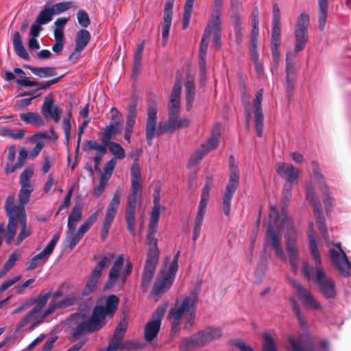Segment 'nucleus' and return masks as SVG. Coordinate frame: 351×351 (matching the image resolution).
Returning a JSON list of instances; mask_svg holds the SVG:
<instances>
[{
  "label": "nucleus",
  "instance_id": "obj_1",
  "mask_svg": "<svg viewBox=\"0 0 351 351\" xmlns=\"http://www.w3.org/2000/svg\"><path fill=\"white\" fill-rule=\"evenodd\" d=\"M119 303V297L112 294L108 296L104 305H95L90 316L77 324V327L69 336V340L74 341L86 334L99 331L106 324V317H113L118 308Z\"/></svg>",
  "mask_w": 351,
  "mask_h": 351
},
{
  "label": "nucleus",
  "instance_id": "obj_2",
  "mask_svg": "<svg viewBox=\"0 0 351 351\" xmlns=\"http://www.w3.org/2000/svg\"><path fill=\"white\" fill-rule=\"evenodd\" d=\"M200 287L194 288L190 295H182L180 299L176 300L174 307L170 308L167 318L171 321V333L176 335L180 330L182 319L186 313L189 317L185 322L184 330L191 332L194 326L197 304L199 298Z\"/></svg>",
  "mask_w": 351,
  "mask_h": 351
},
{
  "label": "nucleus",
  "instance_id": "obj_3",
  "mask_svg": "<svg viewBox=\"0 0 351 351\" xmlns=\"http://www.w3.org/2000/svg\"><path fill=\"white\" fill-rule=\"evenodd\" d=\"M181 89L182 76L180 73L177 72L168 105V119L158 123V136L165 133H171L176 130L186 128L190 125V120L188 118L181 117L179 115L181 109Z\"/></svg>",
  "mask_w": 351,
  "mask_h": 351
},
{
  "label": "nucleus",
  "instance_id": "obj_4",
  "mask_svg": "<svg viewBox=\"0 0 351 351\" xmlns=\"http://www.w3.org/2000/svg\"><path fill=\"white\" fill-rule=\"evenodd\" d=\"M302 271L308 280L315 282L323 295L326 299L335 298L337 292L335 281L328 277L324 268H319L314 275V269L310 267L306 262H304L302 267Z\"/></svg>",
  "mask_w": 351,
  "mask_h": 351
},
{
  "label": "nucleus",
  "instance_id": "obj_5",
  "mask_svg": "<svg viewBox=\"0 0 351 351\" xmlns=\"http://www.w3.org/2000/svg\"><path fill=\"white\" fill-rule=\"evenodd\" d=\"M229 163L230 178L223 197V211L227 216L230 215L232 198L239 182V169L235 164V159L232 155L229 157Z\"/></svg>",
  "mask_w": 351,
  "mask_h": 351
},
{
  "label": "nucleus",
  "instance_id": "obj_6",
  "mask_svg": "<svg viewBox=\"0 0 351 351\" xmlns=\"http://www.w3.org/2000/svg\"><path fill=\"white\" fill-rule=\"evenodd\" d=\"M148 247L141 278V287L144 292L147 291L153 280L160 256V249L158 245H148Z\"/></svg>",
  "mask_w": 351,
  "mask_h": 351
},
{
  "label": "nucleus",
  "instance_id": "obj_7",
  "mask_svg": "<svg viewBox=\"0 0 351 351\" xmlns=\"http://www.w3.org/2000/svg\"><path fill=\"white\" fill-rule=\"evenodd\" d=\"M142 185H132L128 197L125 219L127 229L132 236L135 235L134 227L136 225V208L138 199L141 197Z\"/></svg>",
  "mask_w": 351,
  "mask_h": 351
},
{
  "label": "nucleus",
  "instance_id": "obj_8",
  "mask_svg": "<svg viewBox=\"0 0 351 351\" xmlns=\"http://www.w3.org/2000/svg\"><path fill=\"white\" fill-rule=\"evenodd\" d=\"M32 193L20 191L18 195V204H15L14 194H10L4 204V210L8 218H10V223L14 221L13 215H26L25 206L29 202Z\"/></svg>",
  "mask_w": 351,
  "mask_h": 351
},
{
  "label": "nucleus",
  "instance_id": "obj_9",
  "mask_svg": "<svg viewBox=\"0 0 351 351\" xmlns=\"http://www.w3.org/2000/svg\"><path fill=\"white\" fill-rule=\"evenodd\" d=\"M284 221H274V224L269 222L267 228V242L274 249L278 258L283 262L287 261L283 248L281 245V230L284 227Z\"/></svg>",
  "mask_w": 351,
  "mask_h": 351
},
{
  "label": "nucleus",
  "instance_id": "obj_10",
  "mask_svg": "<svg viewBox=\"0 0 351 351\" xmlns=\"http://www.w3.org/2000/svg\"><path fill=\"white\" fill-rule=\"evenodd\" d=\"M14 221L10 223V218L7 225L6 243L10 245L16 233L18 223L20 225V232L16 240V244L19 245L25 238L31 234V231L27 228V215H13Z\"/></svg>",
  "mask_w": 351,
  "mask_h": 351
},
{
  "label": "nucleus",
  "instance_id": "obj_11",
  "mask_svg": "<svg viewBox=\"0 0 351 351\" xmlns=\"http://www.w3.org/2000/svg\"><path fill=\"white\" fill-rule=\"evenodd\" d=\"M158 102L154 99H149L147 102V119L145 125V136L147 145H152L153 140L158 136L157 126Z\"/></svg>",
  "mask_w": 351,
  "mask_h": 351
},
{
  "label": "nucleus",
  "instance_id": "obj_12",
  "mask_svg": "<svg viewBox=\"0 0 351 351\" xmlns=\"http://www.w3.org/2000/svg\"><path fill=\"white\" fill-rule=\"evenodd\" d=\"M310 17L305 12L301 13L296 21L295 29V46L294 51L298 53L302 51L308 40V27L309 25Z\"/></svg>",
  "mask_w": 351,
  "mask_h": 351
},
{
  "label": "nucleus",
  "instance_id": "obj_13",
  "mask_svg": "<svg viewBox=\"0 0 351 351\" xmlns=\"http://www.w3.org/2000/svg\"><path fill=\"white\" fill-rule=\"evenodd\" d=\"M114 256L112 254L103 256L97 263L96 267L93 269L88 276V280L82 291L83 296H87L92 293L97 287L99 280L101 276L103 270L108 265L110 259Z\"/></svg>",
  "mask_w": 351,
  "mask_h": 351
},
{
  "label": "nucleus",
  "instance_id": "obj_14",
  "mask_svg": "<svg viewBox=\"0 0 351 351\" xmlns=\"http://www.w3.org/2000/svg\"><path fill=\"white\" fill-rule=\"evenodd\" d=\"M121 195L122 190L120 188L117 189L107 207L103 226L100 232L103 241L106 240L109 232V228L117 213Z\"/></svg>",
  "mask_w": 351,
  "mask_h": 351
},
{
  "label": "nucleus",
  "instance_id": "obj_15",
  "mask_svg": "<svg viewBox=\"0 0 351 351\" xmlns=\"http://www.w3.org/2000/svg\"><path fill=\"white\" fill-rule=\"evenodd\" d=\"M298 234L294 227H289L285 234L286 250L288 253L289 261L291 270L295 272L298 269L299 252L297 247Z\"/></svg>",
  "mask_w": 351,
  "mask_h": 351
},
{
  "label": "nucleus",
  "instance_id": "obj_16",
  "mask_svg": "<svg viewBox=\"0 0 351 351\" xmlns=\"http://www.w3.org/2000/svg\"><path fill=\"white\" fill-rule=\"evenodd\" d=\"M166 311L167 306H158L152 314L151 320L146 324L144 337L147 341L151 342L157 337Z\"/></svg>",
  "mask_w": 351,
  "mask_h": 351
},
{
  "label": "nucleus",
  "instance_id": "obj_17",
  "mask_svg": "<svg viewBox=\"0 0 351 351\" xmlns=\"http://www.w3.org/2000/svg\"><path fill=\"white\" fill-rule=\"evenodd\" d=\"M161 209L165 210V207L162 206L160 203H154L147 230L146 243L147 245H158V239L156 238L155 234L158 230Z\"/></svg>",
  "mask_w": 351,
  "mask_h": 351
},
{
  "label": "nucleus",
  "instance_id": "obj_18",
  "mask_svg": "<svg viewBox=\"0 0 351 351\" xmlns=\"http://www.w3.org/2000/svg\"><path fill=\"white\" fill-rule=\"evenodd\" d=\"M313 169V175L316 180L320 184L319 189L322 193L323 202L326 208V212H328L332 208V197L330 192L328 186L325 182V178L322 172V169L319 164L315 161L313 160L311 162Z\"/></svg>",
  "mask_w": 351,
  "mask_h": 351
},
{
  "label": "nucleus",
  "instance_id": "obj_19",
  "mask_svg": "<svg viewBox=\"0 0 351 351\" xmlns=\"http://www.w3.org/2000/svg\"><path fill=\"white\" fill-rule=\"evenodd\" d=\"M41 114L46 119H52L58 123L61 119L62 109L55 104L53 95L49 94L45 97L44 102L40 108Z\"/></svg>",
  "mask_w": 351,
  "mask_h": 351
},
{
  "label": "nucleus",
  "instance_id": "obj_20",
  "mask_svg": "<svg viewBox=\"0 0 351 351\" xmlns=\"http://www.w3.org/2000/svg\"><path fill=\"white\" fill-rule=\"evenodd\" d=\"M291 284L295 289L304 306L310 307L313 310H322V308L320 303L315 298L313 294L306 290L299 282L295 280H292Z\"/></svg>",
  "mask_w": 351,
  "mask_h": 351
},
{
  "label": "nucleus",
  "instance_id": "obj_21",
  "mask_svg": "<svg viewBox=\"0 0 351 351\" xmlns=\"http://www.w3.org/2000/svg\"><path fill=\"white\" fill-rule=\"evenodd\" d=\"M176 274L172 273L171 271H162L160 276L157 277L152 293L156 296L165 293L168 290L173 283Z\"/></svg>",
  "mask_w": 351,
  "mask_h": 351
},
{
  "label": "nucleus",
  "instance_id": "obj_22",
  "mask_svg": "<svg viewBox=\"0 0 351 351\" xmlns=\"http://www.w3.org/2000/svg\"><path fill=\"white\" fill-rule=\"evenodd\" d=\"M263 95V89H260L256 94L253 100V108L254 114L255 129L257 136L261 137L263 132V120L264 117L262 111V101Z\"/></svg>",
  "mask_w": 351,
  "mask_h": 351
},
{
  "label": "nucleus",
  "instance_id": "obj_23",
  "mask_svg": "<svg viewBox=\"0 0 351 351\" xmlns=\"http://www.w3.org/2000/svg\"><path fill=\"white\" fill-rule=\"evenodd\" d=\"M211 34L208 29H205L199 48V65L201 80L206 78V57L209 38Z\"/></svg>",
  "mask_w": 351,
  "mask_h": 351
},
{
  "label": "nucleus",
  "instance_id": "obj_24",
  "mask_svg": "<svg viewBox=\"0 0 351 351\" xmlns=\"http://www.w3.org/2000/svg\"><path fill=\"white\" fill-rule=\"evenodd\" d=\"M91 38V35L90 32L86 29H80L75 36V47L73 51L69 57V60H72L73 58L78 59V56H76V53H80L83 51L85 47L88 45Z\"/></svg>",
  "mask_w": 351,
  "mask_h": 351
},
{
  "label": "nucleus",
  "instance_id": "obj_25",
  "mask_svg": "<svg viewBox=\"0 0 351 351\" xmlns=\"http://www.w3.org/2000/svg\"><path fill=\"white\" fill-rule=\"evenodd\" d=\"M276 169L279 176L286 178V183L293 184L298 182L299 170L293 165L278 163L276 166Z\"/></svg>",
  "mask_w": 351,
  "mask_h": 351
},
{
  "label": "nucleus",
  "instance_id": "obj_26",
  "mask_svg": "<svg viewBox=\"0 0 351 351\" xmlns=\"http://www.w3.org/2000/svg\"><path fill=\"white\" fill-rule=\"evenodd\" d=\"M328 256L331 263L338 270L341 276L348 278L350 276V272L345 267L346 260L341 252H339L335 249L330 248L328 250Z\"/></svg>",
  "mask_w": 351,
  "mask_h": 351
},
{
  "label": "nucleus",
  "instance_id": "obj_27",
  "mask_svg": "<svg viewBox=\"0 0 351 351\" xmlns=\"http://www.w3.org/2000/svg\"><path fill=\"white\" fill-rule=\"evenodd\" d=\"M175 0H167L165 5L164 21L162 25V41L165 45L169 38L173 16V7Z\"/></svg>",
  "mask_w": 351,
  "mask_h": 351
},
{
  "label": "nucleus",
  "instance_id": "obj_28",
  "mask_svg": "<svg viewBox=\"0 0 351 351\" xmlns=\"http://www.w3.org/2000/svg\"><path fill=\"white\" fill-rule=\"evenodd\" d=\"M124 263V256L123 254L119 255L117 260L114 261L110 272L108 274V278L105 283L104 289L108 290L113 287L120 275L121 269H122Z\"/></svg>",
  "mask_w": 351,
  "mask_h": 351
},
{
  "label": "nucleus",
  "instance_id": "obj_29",
  "mask_svg": "<svg viewBox=\"0 0 351 351\" xmlns=\"http://www.w3.org/2000/svg\"><path fill=\"white\" fill-rule=\"evenodd\" d=\"M202 346H205L212 341L217 339L222 336V330L219 327L209 326L197 332Z\"/></svg>",
  "mask_w": 351,
  "mask_h": 351
},
{
  "label": "nucleus",
  "instance_id": "obj_30",
  "mask_svg": "<svg viewBox=\"0 0 351 351\" xmlns=\"http://www.w3.org/2000/svg\"><path fill=\"white\" fill-rule=\"evenodd\" d=\"M82 206L80 204H75L71 209V213L68 217L66 231L67 235L73 232L77 226V223L82 217Z\"/></svg>",
  "mask_w": 351,
  "mask_h": 351
},
{
  "label": "nucleus",
  "instance_id": "obj_31",
  "mask_svg": "<svg viewBox=\"0 0 351 351\" xmlns=\"http://www.w3.org/2000/svg\"><path fill=\"white\" fill-rule=\"evenodd\" d=\"M186 109L190 112L193 108L195 94V84L193 77H188L184 83Z\"/></svg>",
  "mask_w": 351,
  "mask_h": 351
},
{
  "label": "nucleus",
  "instance_id": "obj_32",
  "mask_svg": "<svg viewBox=\"0 0 351 351\" xmlns=\"http://www.w3.org/2000/svg\"><path fill=\"white\" fill-rule=\"evenodd\" d=\"M33 175L34 169L32 167H27L22 171L19 176L20 191H28L32 193L34 188L30 182V179Z\"/></svg>",
  "mask_w": 351,
  "mask_h": 351
},
{
  "label": "nucleus",
  "instance_id": "obj_33",
  "mask_svg": "<svg viewBox=\"0 0 351 351\" xmlns=\"http://www.w3.org/2000/svg\"><path fill=\"white\" fill-rule=\"evenodd\" d=\"M202 346L197 332L190 337L183 339L179 343V349L181 351H192Z\"/></svg>",
  "mask_w": 351,
  "mask_h": 351
},
{
  "label": "nucleus",
  "instance_id": "obj_34",
  "mask_svg": "<svg viewBox=\"0 0 351 351\" xmlns=\"http://www.w3.org/2000/svg\"><path fill=\"white\" fill-rule=\"evenodd\" d=\"M19 119L27 124H32L38 128L45 126V123L40 115L36 112H27L25 113H21Z\"/></svg>",
  "mask_w": 351,
  "mask_h": 351
},
{
  "label": "nucleus",
  "instance_id": "obj_35",
  "mask_svg": "<svg viewBox=\"0 0 351 351\" xmlns=\"http://www.w3.org/2000/svg\"><path fill=\"white\" fill-rule=\"evenodd\" d=\"M23 67L30 70L34 75L40 78L52 77L57 74L56 69L53 66L34 67L28 64H24Z\"/></svg>",
  "mask_w": 351,
  "mask_h": 351
},
{
  "label": "nucleus",
  "instance_id": "obj_36",
  "mask_svg": "<svg viewBox=\"0 0 351 351\" xmlns=\"http://www.w3.org/2000/svg\"><path fill=\"white\" fill-rule=\"evenodd\" d=\"M13 45L18 56L25 60H29V56L23 46L22 38L19 32H15L14 34Z\"/></svg>",
  "mask_w": 351,
  "mask_h": 351
},
{
  "label": "nucleus",
  "instance_id": "obj_37",
  "mask_svg": "<svg viewBox=\"0 0 351 351\" xmlns=\"http://www.w3.org/2000/svg\"><path fill=\"white\" fill-rule=\"evenodd\" d=\"M120 132V126H118L117 124L110 123V125H107L104 132H100L99 133L101 136V142L106 147L108 143L112 142L110 141L112 136L113 135H116Z\"/></svg>",
  "mask_w": 351,
  "mask_h": 351
},
{
  "label": "nucleus",
  "instance_id": "obj_38",
  "mask_svg": "<svg viewBox=\"0 0 351 351\" xmlns=\"http://www.w3.org/2000/svg\"><path fill=\"white\" fill-rule=\"evenodd\" d=\"M220 135V125L217 124L213 130V134L210 138L205 143L202 145V147L209 152L217 147L219 145V136Z\"/></svg>",
  "mask_w": 351,
  "mask_h": 351
},
{
  "label": "nucleus",
  "instance_id": "obj_39",
  "mask_svg": "<svg viewBox=\"0 0 351 351\" xmlns=\"http://www.w3.org/2000/svg\"><path fill=\"white\" fill-rule=\"evenodd\" d=\"M289 341L293 351H315L310 339L302 342L301 339L296 340L293 337H290Z\"/></svg>",
  "mask_w": 351,
  "mask_h": 351
},
{
  "label": "nucleus",
  "instance_id": "obj_40",
  "mask_svg": "<svg viewBox=\"0 0 351 351\" xmlns=\"http://www.w3.org/2000/svg\"><path fill=\"white\" fill-rule=\"evenodd\" d=\"M319 4V29L323 31L325 28L328 16V0H318Z\"/></svg>",
  "mask_w": 351,
  "mask_h": 351
},
{
  "label": "nucleus",
  "instance_id": "obj_41",
  "mask_svg": "<svg viewBox=\"0 0 351 351\" xmlns=\"http://www.w3.org/2000/svg\"><path fill=\"white\" fill-rule=\"evenodd\" d=\"M100 213L101 210L98 209L94 213L90 215L76 231L77 232H78V234H80L83 237L84 234L88 232V230L93 226V224L97 220V218L100 215Z\"/></svg>",
  "mask_w": 351,
  "mask_h": 351
},
{
  "label": "nucleus",
  "instance_id": "obj_42",
  "mask_svg": "<svg viewBox=\"0 0 351 351\" xmlns=\"http://www.w3.org/2000/svg\"><path fill=\"white\" fill-rule=\"evenodd\" d=\"M124 337L114 333L110 338V342L106 348V351H117L118 350H124L125 344H123Z\"/></svg>",
  "mask_w": 351,
  "mask_h": 351
},
{
  "label": "nucleus",
  "instance_id": "obj_43",
  "mask_svg": "<svg viewBox=\"0 0 351 351\" xmlns=\"http://www.w3.org/2000/svg\"><path fill=\"white\" fill-rule=\"evenodd\" d=\"M306 198L313 208V212L322 210V204L313 188L308 187L306 190Z\"/></svg>",
  "mask_w": 351,
  "mask_h": 351
},
{
  "label": "nucleus",
  "instance_id": "obj_44",
  "mask_svg": "<svg viewBox=\"0 0 351 351\" xmlns=\"http://www.w3.org/2000/svg\"><path fill=\"white\" fill-rule=\"evenodd\" d=\"M195 0H186L182 16V29H186L190 23Z\"/></svg>",
  "mask_w": 351,
  "mask_h": 351
},
{
  "label": "nucleus",
  "instance_id": "obj_45",
  "mask_svg": "<svg viewBox=\"0 0 351 351\" xmlns=\"http://www.w3.org/2000/svg\"><path fill=\"white\" fill-rule=\"evenodd\" d=\"M14 73L23 77V79H16L15 80V82L20 86H25V87H30L38 85L39 83L37 81L35 80H29L27 77H25V73L23 71V70L19 67H16L14 69Z\"/></svg>",
  "mask_w": 351,
  "mask_h": 351
},
{
  "label": "nucleus",
  "instance_id": "obj_46",
  "mask_svg": "<svg viewBox=\"0 0 351 351\" xmlns=\"http://www.w3.org/2000/svg\"><path fill=\"white\" fill-rule=\"evenodd\" d=\"M131 184L141 185V168L138 164V159L136 158L130 168Z\"/></svg>",
  "mask_w": 351,
  "mask_h": 351
},
{
  "label": "nucleus",
  "instance_id": "obj_47",
  "mask_svg": "<svg viewBox=\"0 0 351 351\" xmlns=\"http://www.w3.org/2000/svg\"><path fill=\"white\" fill-rule=\"evenodd\" d=\"M221 12L217 10H213L211 14V21L208 24L206 29H208L209 33L211 34V31H221V21L220 19Z\"/></svg>",
  "mask_w": 351,
  "mask_h": 351
},
{
  "label": "nucleus",
  "instance_id": "obj_48",
  "mask_svg": "<svg viewBox=\"0 0 351 351\" xmlns=\"http://www.w3.org/2000/svg\"><path fill=\"white\" fill-rule=\"evenodd\" d=\"M309 250L312 255V257L315 261V270L319 268H324L322 266L319 249L316 243V241L311 240V243H308Z\"/></svg>",
  "mask_w": 351,
  "mask_h": 351
},
{
  "label": "nucleus",
  "instance_id": "obj_49",
  "mask_svg": "<svg viewBox=\"0 0 351 351\" xmlns=\"http://www.w3.org/2000/svg\"><path fill=\"white\" fill-rule=\"evenodd\" d=\"M290 302L291 303L293 310L295 313V315L297 317V319L299 322L300 326H301V328H302L304 329L306 328V327H307L306 322L304 316L302 314V312L300 311L298 303L297 302L295 299L293 297L290 298Z\"/></svg>",
  "mask_w": 351,
  "mask_h": 351
},
{
  "label": "nucleus",
  "instance_id": "obj_50",
  "mask_svg": "<svg viewBox=\"0 0 351 351\" xmlns=\"http://www.w3.org/2000/svg\"><path fill=\"white\" fill-rule=\"evenodd\" d=\"M206 213L198 212L196 215L195 221H194V227H193V240L195 241L197 238L199 237L201 228L203 223L204 217Z\"/></svg>",
  "mask_w": 351,
  "mask_h": 351
},
{
  "label": "nucleus",
  "instance_id": "obj_51",
  "mask_svg": "<svg viewBox=\"0 0 351 351\" xmlns=\"http://www.w3.org/2000/svg\"><path fill=\"white\" fill-rule=\"evenodd\" d=\"M262 351H278L274 338L270 334L267 332L263 335Z\"/></svg>",
  "mask_w": 351,
  "mask_h": 351
},
{
  "label": "nucleus",
  "instance_id": "obj_52",
  "mask_svg": "<svg viewBox=\"0 0 351 351\" xmlns=\"http://www.w3.org/2000/svg\"><path fill=\"white\" fill-rule=\"evenodd\" d=\"M53 12L49 7L45 8L38 14L36 22L41 25L49 23L52 20Z\"/></svg>",
  "mask_w": 351,
  "mask_h": 351
},
{
  "label": "nucleus",
  "instance_id": "obj_53",
  "mask_svg": "<svg viewBox=\"0 0 351 351\" xmlns=\"http://www.w3.org/2000/svg\"><path fill=\"white\" fill-rule=\"evenodd\" d=\"M110 152L117 159L121 160L125 158V154L123 148L118 143L112 141L108 143Z\"/></svg>",
  "mask_w": 351,
  "mask_h": 351
},
{
  "label": "nucleus",
  "instance_id": "obj_54",
  "mask_svg": "<svg viewBox=\"0 0 351 351\" xmlns=\"http://www.w3.org/2000/svg\"><path fill=\"white\" fill-rule=\"evenodd\" d=\"M73 5V2L71 1H63L54 4L51 7H49L51 12H53V15L60 14L64 11H66L72 8Z\"/></svg>",
  "mask_w": 351,
  "mask_h": 351
},
{
  "label": "nucleus",
  "instance_id": "obj_55",
  "mask_svg": "<svg viewBox=\"0 0 351 351\" xmlns=\"http://www.w3.org/2000/svg\"><path fill=\"white\" fill-rule=\"evenodd\" d=\"M106 147L104 144L102 145L99 144L97 141L93 140H87L84 142L83 149L86 152H90L92 150H97V152H104V149H106Z\"/></svg>",
  "mask_w": 351,
  "mask_h": 351
},
{
  "label": "nucleus",
  "instance_id": "obj_56",
  "mask_svg": "<svg viewBox=\"0 0 351 351\" xmlns=\"http://www.w3.org/2000/svg\"><path fill=\"white\" fill-rule=\"evenodd\" d=\"M51 295V293L49 291L40 297H36L37 298V301L35 302L36 305L32 309L33 312L36 314L40 313L42 308L46 305L47 300L50 298Z\"/></svg>",
  "mask_w": 351,
  "mask_h": 351
},
{
  "label": "nucleus",
  "instance_id": "obj_57",
  "mask_svg": "<svg viewBox=\"0 0 351 351\" xmlns=\"http://www.w3.org/2000/svg\"><path fill=\"white\" fill-rule=\"evenodd\" d=\"M78 23L83 27L86 28L90 24V19L87 12L84 10L80 9L76 13Z\"/></svg>",
  "mask_w": 351,
  "mask_h": 351
},
{
  "label": "nucleus",
  "instance_id": "obj_58",
  "mask_svg": "<svg viewBox=\"0 0 351 351\" xmlns=\"http://www.w3.org/2000/svg\"><path fill=\"white\" fill-rule=\"evenodd\" d=\"M237 9L232 10V19L233 21L234 29H242L241 27V5H236Z\"/></svg>",
  "mask_w": 351,
  "mask_h": 351
},
{
  "label": "nucleus",
  "instance_id": "obj_59",
  "mask_svg": "<svg viewBox=\"0 0 351 351\" xmlns=\"http://www.w3.org/2000/svg\"><path fill=\"white\" fill-rule=\"evenodd\" d=\"M207 154L202 147L199 149H197L190 158L189 161V165L192 167L200 162L203 157Z\"/></svg>",
  "mask_w": 351,
  "mask_h": 351
},
{
  "label": "nucleus",
  "instance_id": "obj_60",
  "mask_svg": "<svg viewBox=\"0 0 351 351\" xmlns=\"http://www.w3.org/2000/svg\"><path fill=\"white\" fill-rule=\"evenodd\" d=\"M316 223H317L319 230L321 233H326L327 227L325 223V219L322 215V210H318L314 212Z\"/></svg>",
  "mask_w": 351,
  "mask_h": 351
},
{
  "label": "nucleus",
  "instance_id": "obj_61",
  "mask_svg": "<svg viewBox=\"0 0 351 351\" xmlns=\"http://www.w3.org/2000/svg\"><path fill=\"white\" fill-rule=\"evenodd\" d=\"M36 315H37V314L35 313L34 312H33L32 310H31L27 314V315L24 318H23L21 322H19L16 324V329H15V332H19L21 328L25 327L27 324L31 322L33 320V319H34V317H35Z\"/></svg>",
  "mask_w": 351,
  "mask_h": 351
},
{
  "label": "nucleus",
  "instance_id": "obj_62",
  "mask_svg": "<svg viewBox=\"0 0 351 351\" xmlns=\"http://www.w3.org/2000/svg\"><path fill=\"white\" fill-rule=\"evenodd\" d=\"M78 300L79 298L75 295L67 297L61 301L57 302L58 306H59L60 308L69 307L75 304Z\"/></svg>",
  "mask_w": 351,
  "mask_h": 351
},
{
  "label": "nucleus",
  "instance_id": "obj_63",
  "mask_svg": "<svg viewBox=\"0 0 351 351\" xmlns=\"http://www.w3.org/2000/svg\"><path fill=\"white\" fill-rule=\"evenodd\" d=\"M82 237H83L80 234H78V232H75L74 234L72 232L69 235L66 234V240L69 241V246L71 250H73L77 245Z\"/></svg>",
  "mask_w": 351,
  "mask_h": 351
},
{
  "label": "nucleus",
  "instance_id": "obj_64",
  "mask_svg": "<svg viewBox=\"0 0 351 351\" xmlns=\"http://www.w3.org/2000/svg\"><path fill=\"white\" fill-rule=\"evenodd\" d=\"M110 113H111V123L117 124L118 126H120L121 123L123 121V116H122L121 113L115 107H113L111 109Z\"/></svg>",
  "mask_w": 351,
  "mask_h": 351
}]
</instances>
